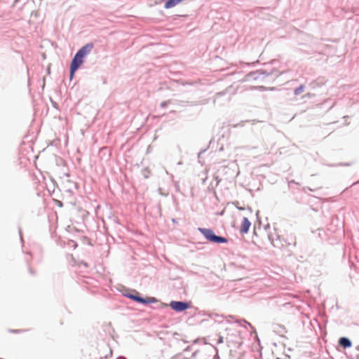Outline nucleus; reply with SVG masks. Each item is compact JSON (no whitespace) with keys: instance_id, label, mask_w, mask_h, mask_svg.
Segmentation results:
<instances>
[{"instance_id":"nucleus-1","label":"nucleus","mask_w":359,"mask_h":359,"mask_svg":"<svg viewBox=\"0 0 359 359\" xmlns=\"http://www.w3.org/2000/svg\"><path fill=\"white\" fill-rule=\"evenodd\" d=\"M94 46L92 43H88L83 46L76 53L74 57L70 67V78H73L74 72L80 67L83 62V58L90 53Z\"/></svg>"},{"instance_id":"nucleus-2","label":"nucleus","mask_w":359,"mask_h":359,"mask_svg":"<svg viewBox=\"0 0 359 359\" xmlns=\"http://www.w3.org/2000/svg\"><path fill=\"white\" fill-rule=\"evenodd\" d=\"M198 231L204 236V237L211 243H227V239L224 237L216 236L212 230L205 228H199Z\"/></svg>"},{"instance_id":"nucleus-3","label":"nucleus","mask_w":359,"mask_h":359,"mask_svg":"<svg viewBox=\"0 0 359 359\" xmlns=\"http://www.w3.org/2000/svg\"><path fill=\"white\" fill-rule=\"evenodd\" d=\"M170 306L174 311H182L187 309L189 307V305L186 302L172 301L170 302Z\"/></svg>"},{"instance_id":"nucleus-4","label":"nucleus","mask_w":359,"mask_h":359,"mask_svg":"<svg viewBox=\"0 0 359 359\" xmlns=\"http://www.w3.org/2000/svg\"><path fill=\"white\" fill-rule=\"evenodd\" d=\"M130 297L138 302H141V303H144V304L153 303L156 301V299L154 297H148L147 299H143L142 297L135 296V295H130Z\"/></svg>"},{"instance_id":"nucleus-5","label":"nucleus","mask_w":359,"mask_h":359,"mask_svg":"<svg viewBox=\"0 0 359 359\" xmlns=\"http://www.w3.org/2000/svg\"><path fill=\"white\" fill-rule=\"evenodd\" d=\"M251 223L248 220L247 217H244L242 221L241 232L243 233H247L250 227Z\"/></svg>"},{"instance_id":"nucleus-6","label":"nucleus","mask_w":359,"mask_h":359,"mask_svg":"<svg viewBox=\"0 0 359 359\" xmlns=\"http://www.w3.org/2000/svg\"><path fill=\"white\" fill-rule=\"evenodd\" d=\"M183 0H168L165 4V8H170L176 5L179 4L180 2H182Z\"/></svg>"},{"instance_id":"nucleus-7","label":"nucleus","mask_w":359,"mask_h":359,"mask_svg":"<svg viewBox=\"0 0 359 359\" xmlns=\"http://www.w3.org/2000/svg\"><path fill=\"white\" fill-rule=\"evenodd\" d=\"M339 343L344 348H348L351 346V341L346 337L340 338Z\"/></svg>"},{"instance_id":"nucleus-8","label":"nucleus","mask_w":359,"mask_h":359,"mask_svg":"<svg viewBox=\"0 0 359 359\" xmlns=\"http://www.w3.org/2000/svg\"><path fill=\"white\" fill-rule=\"evenodd\" d=\"M303 90H304V87H303V86H301V87H299V88H297V89L295 90L294 93H295L296 95H298V94H299L300 93H302V92L303 91Z\"/></svg>"}]
</instances>
